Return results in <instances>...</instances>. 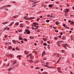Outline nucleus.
I'll return each instance as SVG.
<instances>
[{"instance_id": "f257e3e1", "label": "nucleus", "mask_w": 74, "mask_h": 74, "mask_svg": "<svg viewBox=\"0 0 74 74\" xmlns=\"http://www.w3.org/2000/svg\"><path fill=\"white\" fill-rule=\"evenodd\" d=\"M62 47H64L65 49H67V47L66 46H67V44H62Z\"/></svg>"}, {"instance_id": "f03ea898", "label": "nucleus", "mask_w": 74, "mask_h": 74, "mask_svg": "<svg viewBox=\"0 0 74 74\" xmlns=\"http://www.w3.org/2000/svg\"><path fill=\"white\" fill-rule=\"evenodd\" d=\"M8 56H10V57H12V58H13L14 57V55L12 54H9Z\"/></svg>"}, {"instance_id": "7ed1b4c3", "label": "nucleus", "mask_w": 74, "mask_h": 74, "mask_svg": "<svg viewBox=\"0 0 74 74\" xmlns=\"http://www.w3.org/2000/svg\"><path fill=\"white\" fill-rule=\"evenodd\" d=\"M12 69V67H10L8 69V71H10Z\"/></svg>"}, {"instance_id": "20e7f679", "label": "nucleus", "mask_w": 74, "mask_h": 74, "mask_svg": "<svg viewBox=\"0 0 74 74\" xmlns=\"http://www.w3.org/2000/svg\"><path fill=\"white\" fill-rule=\"evenodd\" d=\"M34 58V56H33V55H31L30 56V59L32 60V59H33Z\"/></svg>"}, {"instance_id": "39448f33", "label": "nucleus", "mask_w": 74, "mask_h": 74, "mask_svg": "<svg viewBox=\"0 0 74 74\" xmlns=\"http://www.w3.org/2000/svg\"><path fill=\"white\" fill-rule=\"evenodd\" d=\"M60 59H61V58H59V59L58 60L57 62L56 63V64H57L58 63H59V62L60 61Z\"/></svg>"}, {"instance_id": "423d86ee", "label": "nucleus", "mask_w": 74, "mask_h": 74, "mask_svg": "<svg viewBox=\"0 0 74 74\" xmlns=\"http://www.w3.org/2000/svg\"><path fill=\"white\" fill-rule=\"evenodd\" d=\"M27 61L28 62H29V63H33V60H28Z\"/></svg>"}, {"instance_id": "0eeeda50", "label": "nucleus", "mask_w": 74, "mask_h": 74, "mask_svg": "<svg viewBox=\"0 0 74 74\" xmlns=\"http://www.w3.org/2000/svg\"><path fill=\"white\" fill-rule=\"evenodd\" d=\"M14 22H12L11 23L10 25H9V26H11L12 25H13V24H14Z\"/></svg>"}, {"instance_id": "6e6552de", "label": "nucleus", "mask_w": 74, "mask_h": 74, "mask_svg": "<svg viewBox=\"0 0 74 74\" xmlns=\"http://www.w3.org/2000/svg\"><path fill=\"white\" fill-rule=\"evenodd\" d=\"M34 25H33V26H34V27H36V23L35 22V23H34Z\"/></svg>"}, {"instance_id": "1a4fd4ad", "label": "nucleus", "mask_w": 74, "mask_h": 74, "mask_svg": "<svg viewBox=\"0 0 74 74\" xmlns=\"http://www.w3.org/2000/svg\"><path fill=\"white\" fill-rule=\"evenodd\" d=\"M8 22H4L3 23V25H5V24H7Z\"/></svg>"}, {"instance_id": "9d476101", "label": "nucleus", "mask_w": 74, "mask_h": 74, "mask_svg": "<svg viewBox=\"0 0 74 74\" xmlns=\"http://www.w3.org/2000/svg\"><path fill=\"white\" fill-rule=\"evenodd\" d=\"M65 12H69V9H66Z\"/></svg>"}, {"instance_id": "9b49d317", "label": "nucleus", "mask_w": 74, "mask_h": 74, "mask_svg": "<svg viewBox=\"0 0 74 74\" xmlns=\"http://www.w3.org/2000/svg\"><path fill=\"white\" fill-rule=\"evenodd\" d=\"M45 54V51H43L42 54V57H43V56H44V55Z\"/></svg>"}, {"instance_id": "f8f14e48", "label": "nucleus", "mask_w": 74, "mask_h": 74, "mask_svg": "<svg viewBox=\"0 0 74 74\" xmlns=\"http://www.w3.org/2000/svg\"><path fill=\"white\" fill-rule=\"evenodd\" d=\"M9 50H10L12 49V47L10 46V47L8 48Z\"/></svg>"}, {"instance_id": "ddd939ff", "label": "nucleus", "mask_w": 74, "mask_h": 74, "mask_svg": "<svg viewBox=\"0 0 74 74\" xmlns=\"http://www.w3.org/2000/svg\"><path fill=\"white\" fill-rule=\"evenodd\" d=\"M38 26H36V27L34 28V30H37V29H38Z\"/></svg>"}, {"instance_id": "4468645a", "label": "nucleus", "mask_w": 74, "mask_h": 74, "mask_svg": "<svg viewBox=\"0 0 74 74\" xmlns=\"http://www.w3.org/2000/svg\"><path fill=\"white\" fill-rule=\"evenodd\" d=\"M19 23L18 22H17L15 23V25H17V26H18V25H19Z\"/></svg>"}, {"instance_id": "2eb2a0df", "label": "nucleus", "mask_w": 74, "mask_h": 74, "mask_svg": "<svg viewBox=\"0 0 74 74\" xmlns=\"http://www.w3.org/2000/svg\"><path fill=\"white\" fill-rule=\"evenodd\" d=\"M34 18V17H30L29 18H28L29 19H33Z\"/></svg>"}, {"instance_id": "dca6fc26", "label": "nucleus", "mask_w": 74, "mask_h": 74, "mask_svg": "<svg viewBox=\"0 0 74 74\" xmlns=\"http://www.w3.org/2000/svg\"><path fill=\"white\" fill-rule=\"evenodd\" d=\"M66 36H63L62 37V39L64 40L66 39Z\"/></svg>"}, {"instance_id": "f3484780", "label": "nucleus", "mask_w": 74, "mask_h": 74, "mask_svg": "<svg viewBox=\"0 0 74 74\" xmlns=\"http://www.w3.org/2000/svg\"><path fill=\"white\" fill-rule=\"evenodd\" d=\"M59 23V21H56V25H58Z\"/></svg>"}, {"instance_id": "a211bd4d", "label": "nucleus", "mask_w": 74, "mask_h": 74, "mask_svg": "<svg viewBox=\"0 0 74 74\" xmlns=\"http://www.w3.org/2000/svg\"><path fill=\"white\" fill-rule=\"evenodd\" d=\"M49 7H50L51 8V7H52V5L50 4L49 5Z\"/></svg>"}, {"instance_id": "6ab92c4d", "label": "nucleus", "mask_w": 74, "mask_h": 74, "mask_svg": "<svg viewBox=\"0 0 74 74\" xmlns=\"http://www.w3.org/2000/svg\"><path fill=\"white\" fill-rule=\"evenodd\" d=\"M39 1H38L37 2H36L34 3V4H37V3H38Z\"/></svg>"}, {"instance_id": "aec40b11", "label": "nucleus", "mask_w": 74, "mask_h": 74, "mask_svg": "<svg viewBox=\"0 0 74 74\" xmlns=\"http://www.w3.org/2000/svg\"><path fill=\"white\" fill-rule=\"evenodd\" d=\"M27 34H30V32L29 31H28L27 33Z\"/></svg>"}, {"instance_id": "412c9836", "label": "nucleus", "mask_w": 74, "mask_h": 74, "mask_svg": "<svg viewBox=\"0 0 74 74\" xmlns=\"http://www.w3.org/2000/svg\"><path fill=\"white\" fill-rule=\"evenodd\" d=\"M65 28H67L68 29H70V28L68 26H66Z\"/></svg>"}, {"instance_id": "4be33fe9", "label": "nucleus", "mask_w": 74, "mask_h": 74, "mask_svg": "<svg viewBox=\"0 0 74 74\" xmlns=\"http://www.w3.org/2000/svg\"><path fill=\"white\" fill-rule=\"evenodd\" d=\"M43 45L45 46H46V45H47V43H46V42L44 43Z\"/></svg>"}, {"instance_id": "5701e85b", "label": "nucleus", "mask_w": 74, "mask_h": 74, "mask_svg": "<svg viewBox=\"0 0 74 74\" xmlns=\"http://www.w3.org/2000/svg\"><path fill=\"white\" fill-rule=\"evenodd\" d=\"M43 40L44 41H47V40H46V39H45V38H43Z\"/></svg>"}, {"instance_id": "b1692460", "label": "nucleus", "mask_w": 74, "mask_h": 74, "mask_svg": "<svg viewBox=\"0 0 74 74\" xmlns=\"http://www.w3.org/2000/svg\"><path fill=\"white\" fill-rule=\"evenodd\" d=\"M12 42H13V43H15V42H16V41H15V40H13Z\"/></svg>"}, {"instance_id": "393cba45", "label": "nucleus", "mask_w": 74, "mask_h": 74, "mask_svg": "<svg viewBox=\"0 0 74 74\" xmlns=\"http://www.w3.org/2000/svg\"><path fill=\"white\" fill-rule=\"evenodd\" d=\"M54 39H55V40H58V39L57 38V37H54Z\"/></svg>"}, {"instance_id": "a878e982", "label": "nucleus", "mask_w": 74, "mask_h": 74, "mask_svg": "<svg viewBox=\"0 0 74 74\" xmlns=\"http://www.w3.org/2000/svg\"><path fill=\"white\" fill-rule=\"evenodd\" d=\"M43 74H48V73L47 72H44L43 73Z\"/></svg>"}, {"instance_id": "bb28decb", "label": "nucleus", "mask_w": 74, "mask_h": 74, "mask_svg": "<svg viewBox=\"0 0 74 74\" xmlns=\"http://www.w3.org/2000/svg\"><path fill=\"white\" fill-rule=\"evenodd\" d=\"M23 40L24 41H27V40L26 38H24Z\"/></svg>"}, {"instance_id": "cd10ccee", "label": "nucleus", "mask_w": 74, "mask_h": 74, "mask_svg": "<svg viewBox=\"0 0 74 74\" xmlns=\"http://www.w3.org/2000/svg\"><path fill=\"white\" fill-rule=\"evenodd\" d=\"M47 47L48 48V49H49V48H50V47H49V45H47Z\"/></svg>"}, {"instance_id": "c85d7f7f", "label": "nucleus", "mask_w": 74, "mask_h": 74, "mask_svg": "<svg viewBox=\"0 0 74 74\" xmlns=\"http://www.w3.org/2000/svg\"><path fill=\"white\" fill-rule=\"evenodd\" d=\"M16 63V61H14V62H13L12 64H15Z\"/></svg>"}, {"instance_id": "c756f323", "label": "nucleus", "mask_w": 74, "mask_h": 74, "mask_svg": "<svg viewBox=\"0 0 74 74\" xmlns=\"http://www.w3.org/2000/svg\"><path fill=\"white\" fill-rule=\"evenodd\" d=\"M28 31H29V29H25V31L26 32H27Z\"/></svg>"}, {"instance_id": "7c9ffc66", "label": "nucleus", "mask_w": 74, "mask_h": 74, "mask_svg": "<svg viewBox=\"0 0 74 74\" xmlns=\"http://www.w3.org/2000/svg\"><path fill=\"white\" fill-rule=\"evenodd\" d=\"M21 56H17V58H21Z\"/></svg>"}, {"instance_id": "2f4dec72", "label": "nucleus", "mask_w": 74, "mask_h": 74, "mask_svg": "<svg viewBox=\"0 0 74 74\" xmlns=\"http://www.w3.org/2000/svg\"><path fill=\"white\" fill-rule=\"evenodd\" d=\"M72 56L73 58H74V54L73 53H72Z\"/></svg>"}, {"instance_id": "473e14b6", "label": "nucleus", "mask_w": 74, "mask_h": 74, "mask_svg": "<svg viewBox=\"0 0 74 74\" xmlns=\"http://www.w3.org/2000/svg\"><path fill=\"white\" fill-rule=\"evenodd\" d=\"M31 55H28L27 56H26V57H27V58H28V57H29V56H31Z\"/></svg>"}, {"instance_id": "72a5a7b5", "label": "nucleus", "mask_w": 74, "mask_h": 74, "mask_svg": "<svg viewBox=\"0 0 74 74\" xmlns=\"http://www.w3.org/2000/svg\"><path fill=\"white\" fill-rule=\"evenodd\" d=\"M9 65H10V64L9 63H8L7 65H6V66H9Z\"/></svg>"}, {"instance_id": "f704fd0d", "label": "nucleus", "mask_w": 74, "mask_h": 74, "mask_svg": "<svg viewBox=\"0 0 74 74\" xmlns=\"http://www.w3.org/2000/svg\"><path fill=\"white\" fill-rule=\"evenodd\" d=\"M21 38H22V37H21L20 38H19V39L20 40H22V39H21Z\"/></svg>"}, {"instance_id": "c9c22d12", "label": "nucleus", "mask_w": 74, "mask_h": 74, "mask_svg": "<svg viewBox=\"0 0 74 74\" xmlns=\"http://www.w3.org/2000/svg\"><path fill=\"white\" fill-rule=\"evenodd\" d=\"M62 53H64V51L63 50H62Z\"/></svg>"}, {"instance_id": "e433bc0d", "label": "nucleus", "mask_w": 74, "mask_h": 74, "mask_svg": "<svg viewBox=\"0 0 74 74\" xmlns=\"http://www.w3.org/2000/svg\"><path fill=\"white\" fill-rule=\"evenodd\" d=\"M63 26L64 27H66V24H63Z\"/></svg>"}, {"instance_id": "4c0bfd02", "label": "nucleus", "mask_w": 74, "mask_h": 74, "mask_svg": "<svg viewBox=\"0 0 74 74\" xmlns=\"http://www.w3.org/2000/svg\"><path fill=\"white\" fill-rule=\"evenodd\" d=\"M71 23V24H72V23L73 25H74V22L73 21H72Z\"/></svg>"}, {"instance_id": "58836bf2", "label": "nucleus", "mask_w": 74, "mask_h": 74, "mask_svg": "<svg viewBox=\"0 0 74 74\" xmlns=\"http://www.w3.org/2000/svg\"><path fill=\"white\" fill-rule=\"evenodd\" d=\"M46 64L47 65H48V64H49V63L48 62H47L46 63Z\"/></svg>"}, {"instance_id": "ea45409f", "label": "nucleus", "mask_w": 74, "mask_h": 74, "mask_svg": "<svg viewBox=\"0 0 74 74\" xmlns=\"http://www.w3.org/2000/svg\"><path fill=\"white\" fill-rule=\"evenodd\" d=\"M37 1V0H35L34 1H32V3H33V2H35V1Z\"/></svg>"}, {"instance_id": "a19ab883", "label": "nucleus", "mask_w": 74, "mask_h": 74, "mask_svg": "<svg viewBox=\"0 0 74 74\" xmlns=\"http://www.w3.org/2000/svg\"><path fill=\"white\" fill-rule=\"evenodd\" d=\"M46 22H47V23L49 22V20H46Z\"/></svg>"}, {"instance_id": "79ce46f5", "label": "nucleus", "mask_w": 74, "mask_h": 74, "mask_svg": "<svg viewBox=\"0 0 74 74\" xmlns=\"http://www.w3.org/2000/svg\"><path fill=\"white\" fill-rule=\"evenodd\" d=\"M23 64L24 65V66H25V65L26 64V63H25V62H23Z\"/></svg>"}, {"instance_id": "37998d69", "label": "nucleus", "mask_w": 74, "mask_h": 74, "mask_svg": "<svg viewBox=\"0 0 74 74\" xmlns=\"http://www.w3.org/2000/svg\"><path fill=\"white\" fill-rule=\"evenodd\" d=\"M16 50H18L19 49L18 48V47H16Z\"/></svg>"}, {"instance_id": "c03bdc74", "label": "nucleus", "mask_w": 74, "mask_h": 74, "mask_svg": "<svg viewBox=\"0 0 74 74\" xmlns=\"http://www.w3.org/2000/svg\"><path fill=\"white\" fill-rule=\"evenodd\" d=\"M63 42L62 41H60V40L59 41V42Z\"/></svg>"}, {"instance_id": "a18cd8bd", "label": "nucleus", "mask_w": 74, "mask_h": 74, "mask_svg": "<svg viewBox=\"0 0 74 74\" xmlns=\"http://www.w3.org/2000/svg\"><path fill=\"white\" fill-rule=\"evenodd\" d=\"M6 38H7L8 37V36L7 35H5L4 36Z\"/></svg>"}, {"instance_id": "49530a36", "label": "nucleus", "mask_w": 74, "mask_h": 74, "mask_svg": "<svg viewBox=\"0 0 74 74\" xmlns=\"http://www.w3.org/2000/svg\"><path fill=\"white\" fill-rule=\"evenodd\" d=\"M5 10H6V11H8V9L7 8H5Z\"/></svg>"}, {"instance_id": "de8ad7c7", "label": "nucleus", "mask_w": 74, "mask_h": 74, "mask_svg": "<svg viewBox=\"0 0 74 74\" xmlns=\"http://www.w3.org/2000/svg\"><path fill=\"white\" fill-rule=\"evenodd\" d=\"M39 67H36V69H39Z\"/></svg>"}, {"instance_id": "09e8293b", "label": "nucleus", "mask_w": 74, "mask_h": 74, "mask_svg": "<svg viewBox=\"0 0 74 74\" xmlns=\"http://www.w3.org/2000/svg\"><path fill=\"white\" fill-rule=\"evenodd\" d=\"M55 32H58V30L57 29H56Z\"/></svg>"}, {"instance_id": "8fccbe9b", "label": "nucleus", "mask_w": 74, "mask_h": 74, "mask_svg": "<svg viewBox=\"0 0 74 74\" xmlns=\"http://www.w3.org/2000/svg\"><path fill=\"white\" fill-rule=\"evenodd\" d=\"M68 22H69V23H70L71 22V20H69L68 21Z\"/></svg>"}, {"instance_id": "3c124183", "label": "nucleus", "mask_w": 74, "mask_h": 74, "mask_svg": "<svg viewBox=\"0 0 74 74\" xmlns=\"http://www.w3.org/2000/svg\"><path fill=\"white\" fill-rule=\"evenodd\" d=\"M53 29H56V27H53Z\"/></svg>"}, {"instance_id": "603ef678", "label": "nucleus", "mask_w": 74, "mask_h": 74, "mask_svg": "<svg viewBox=\"0 0 74 74\" xmlns=\"http://www.w3.org/2000/svg\"><path fill=\"white\" fill-rule=\"evenodd\" d=\"M40 18H42V16H40Z\"/></svg>"}, {"instance_id": "864d4df0", "label": "nucleus", "mask_w": 74, "mask_h": 74, "mask_svg": "<svg viewBox=\"0 0 74 74\" xmlns=\"http://www.w3.org/2000/svg\"><path fill=\"white\" fill-rule=\"evenodd\" d=\"M23 24H21V26L22 27V26H23Z\"/></svg>"}, {"instance_id": "5fc2aeb1", "label": "nucleus", "mask_w": 74, "mask_h": 74, "mask_svg": "<svg viewBox=\"0 0 74 74\" xmlns=\"http://www.w3.org/2000/svg\"><path fill=\"white\" fill-rule=\"evenodd\" d=\"M5 7H8V5H7V6H4L3 7H4V8H5Z\"/></svg>"}, {"instance_id": "6e6d98bb", "label": "nucleus", "mask_w": 74, "mask_h": 74, "mask_svg": "<svg viewBox=\"0 0 74 74\" xmlns=\"http://www.w3.org/2000/svg\"><path fill=\"white\" fill-rule=\"evenodd\" d=\"M58 72H59V73H62V71H58Z\"/></svg>"}, {"instance_id": "4d7b16f0", "label": "nucleus", "mask_w": 74, "mask_h": 74, "mask_svg": "<svg viewBox=\"0 0 74 74\" xmlns=\"http://www.w3.org/2000/svg\"><path fill=\"white\" fill-rule=\"evenodd\" d=\"M36 25L37 26H38V23H36Z\"/></svg>"}, {"instance_id": "13d9d810", "label": "nucleus", "mask_w": 74, "mask_h": 74, "mask_svg": "<svg viewBox=\"0 0 74 74\" xmlns=\"http://www.w3.org/2000/svg\"><path fill=\"white\" fill-rule=\"evenodd\" d=\"M37 32L39 33V32H40V31H39V30H37Z\"/></svg>"}, {"instance_id": "bf43d9fd", "label": "nucleus", "mask_w": 74, "mask_h": 74, "mask_svg": "<svg viewBox=\"0 0 74 74\" xmlns=\"http://www.w3.org/2000/svg\"><path fill=\"white\" fill-rule=\"evenodd\" d=\"M61 37H62V36H58V37H59V38H61Z\"/></svg>"}, {"instance_id": "052dcab7", "label": "nucleus", "mask_w": 74, "mask_h": 74, "mask_svg": "<svg viewBox=\"0 0 74 74\" xmlns=\"http://www.w3.org/2000/svg\"><path fill=\"white\" fill-rule=\"evenodd\" d=\"M70 73H71V74H73V72H72V71L70 72Z\"/></svg>"}, {"instance_id": "680f3d73", "label": "nucleus", "mask_w": 74, "mask_h": 74, "mask_svg": "<svg viewBox=\"0 0 74 74\" xmlns=\"http://www.w3.org/2000/svg\"><path fill=\"white\" fill-rule=\"evenodd\" d=\"M3 8H4L3 7H1V8H0V10H1V9H3Z\"/></svg>"}, {"instance_id": "e2e57ef3", "label": "nucleus", "mask_w": 74, "mask_h": 74, "mask_svg": "<svg viewBox=\"0 0 74 74\" xmlns=\"http://www.w3.org/2000/svg\"><path fill=\"white\" fill-rule=\"evenodd\" d=\"M17 42H18V43H19V44H21V43L20 42H19V41H16Z\"/></svg>"}, {"instance_id": "0e129e2a", "label": "nucleus", "mask_w": 74, "mask_h": 74, "mask_svg": "<svg viewBox=\"0 0 74 74\" xmlns=\"http://www.w3.org/2000/svg\"><path fill=\"white\" fill-rule=\"evenodd\" d=\"M43 70V69H41V71H42Z\"/></svg>"}, {"instance_id": "69168bd1", "label": "nucleus", "mask_w": 74, "mask_h": 74, "mask_svg": "<svg viewBox=\"0 0 74 74\" xmlns=\"http://www.w3.org/2000/svg\"><path fill=\"white\" fill-rule=\"evenodd\" d=\"M12 49L13 51H15V49H14V48H13Z\"/></svg>"}, {"instance_id": "338daca9", "label": "nucleus", "mask_w": 74, "mask_h": 74, "mask_svg": "<svg viewBox=\"0 0 74 74\" xmlns=\"http://www.w3.org/2000/svg\"><path fill=\"white\" fill-rule=\"evenodd\" d=\"M35 45H37V43H35Z\"/></svg>"}, {"instance_id": "774afa93", "label": "nucleus", "mask_w": 74, "mask_h": 74, "mask_svg": "<svg viewBox=\"0 0 74 74\" xmlns=\"http://www.w3.org/2000/svg\"><path fill=\"white\" fill-rule=\"evenodd\" d=\"M21 42H22V43H23L24 42H23V41L22 40V41H21Z\"/></svg>"}]
</instances>
